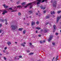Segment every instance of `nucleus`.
Here are the masks:
<instances>
[{
  "instance_id": "nucleus-33",
  "label": "nucleus",
  "mask_w": 61,
  "mask_h": 61,
  "mask_svg": "<svg viewBox=\"0 0 61 61\" xmlns=\"http://www.w3.org/2000/svg\"><path fill=\"white\" fill-rule=\"evenodd\" d=\"M9 9H10V10H13V9L11 8H9Z\"/></svg>"
},
{
  "instance_id": "nucleus-12",
  "label": "nucleus",
  "mask_w": 61,
  "mask_h": 61,
  "mask_svg": "<svg viewBox=\"0 0 61 61\" xmlns=\"http://www.w3.org/2000/svg\"><path fill=\"white\" fill-rule=\"evenodd\" d=\"M25 2H23L21 3V5H22V6H23L24 7V6L25 5Z\"/></svg>"
},
{
  "instance_id": "nucleus-40",
  "label": "nucleus",
  "mask_w": 61,
  "mask_h": 61,
  "mask_svg": "<svg viewBox=\"0 0 61 61\" xmlns=\"http://www.w3.org/2000/svg\"><path fill=\"white\" fill-rule=\"evenodd\" d=\"M45 42H46V41H45V40H44L43 41V43H44Z\"/></svg>"
},
{
  "instance_id": "nucleus-55",
  "label": "nucleus",
  "mask_w": 61,
  "mask_h": 61,
  "mask_svg": "<svg viewBox=\"0 0 61 61\" xmlns=\"http://www.w3.org/2000/svg\"><path fill=\"white\" fill-rule=\"evenodd\" d=\"M40 43H42V41H40Z\"/></svg>"
},
{
  "instance_id": "nucleus-29",
  "label": "nucleus",
  "mask_w": 61,
  "mask_h": 61,
  "mask_svg": "<svg viewBox=\"0 0 61 61\" xmlns=\"http://www.w3.org/2000/svg\"><path fill=\"white\" fill-rule=\"evenodd\" d=\"M18 15H19V16L21 15V13H20V12H19L18 13Z\"/></svg>"
},
{
  "instance_id": "nucleus-28",
  "label": "nucleus",
  "mask_w": 61,
  "mask_h": 61,
  "mask_svg": "<svg viewBox=\"0 0 61 61\" xmlns=\"http://www.w3.org/2000/svg\"><path fill=\"white\" fill-rule=\"evenodd\" d=\"M39 22L37 21L36 22V25H38V24H39Z\"/></svg>"
},
{
  "instance_id": "nucleus-31",
  "label": "nucleus",
  "mask_w": 61,
  "mask_h": 61,
  "mask_svg": "<svg viewBox=\"0 0 61 61\" xmlns=\"http://www.w3.org/2000/svg\"><path fill=\"white\" fill-rule=\"evenodd\" d=\"M19 58H22V56H19Z\"/></svg>"
},
{
  "instance_id": "nucleus-1",
  "label": "nucleus",
  "mask_w": 61,
  "mask_h": 61,
  "mask_svg": "<svg viewBox=\"0 0 61 61\" xmlns=\"http://www.w3.org/2000/svg\"><path fill=\"white\" fill-rule=\"evenodd\" d=\"M17 27V26L16 25H12L10 27V28L12 30H15V29H16Z\"/></svg>"
},
{
  "instance_id": "nucleus-54",
  "label": "nucleus",
  "mask_w": 61,
  "mask_h": 61,
  "mask_svg": "<svg viewBox=\"0 0 61 61\" xmlns=\"http://www.w3.org/2000/svg\"><path fill=\"white\" fill-rule=\"evenodd\" d=\"M1 26H2V24H0V27H1Z\"/></svg>"
},
{
  "instance_id": "nucleus-15",
  "label": "nucleus",
  "mask_w": 61,
  "mask_h": 61,
  "mask_svg": "<svg viewBox=\"0 0 61 61\" xmlns=\"http://www.w3.org/2000/svg\"><path fill=\"white\" fill-rule=\"evenodd\" d=\"M8 45V46H10V45H11V43L10 42H7Z\"/></svg>"
},
{
  "instance_id": "nucleus-27",
  "label": "nucleus",
  "mask_w": 61,
  "mask_h": 61,
  "mask_svg": "<svg viewBox=\"0 0 61 61\" xmlns=\"http://www.w3.org/2000/svg\"><path fill=\"white\" fill-rule=\"evenodd\" d=\"M30 47H31L33 48L34 47V46L33 45H32L30 46Z\"/></svg>"
},
{
  "instance_id": "nucleus-51",
  "label": "nucleus",
  "mask_w": 61,
  "mask_h": 61,
  "mask_svg": "<svg viewBox=\"0 0 61 61\" xmlns=\"http://www.w3.org/2000/svg\"><path fill=\"white\" fill-rule=\"evenodd\" d=\"M5 24L6 25H7V22H6Z\"/></svg>"
},
{
  "instance_id": "nucleus-34",
  "label": "nucleus",
  "mask_w": 61,
  "mask_h": 61,
  "mask_svg": "<svg viewBox=\"0 0 61 61\" xmlns=\"http://www.w3.org/2000/svg\"><path fill=\"white\" fill-rule=\"evenodd\" d=\"M56 36H57L58 35V33H56Z\"/></svg>"
},
{
  "instance_id": "nucleus-58",
  "label": "nucleus",
  "mask_w": 61,
  "mask_h": 61,
  "mask_svg": "<svg viewBox=\"0 0 61 61\" xmlns=\"http://www.w3.org/2000/svg\"><path fill=\"white\" fill-rule=\"evenodd\" d=\"M29 17L30 18H31V17H32V16H29Z\"/></svg>"
},
{
  "instance_id": "nucleus-5",
  "label": "nucleus",
  "mask_w": 61,
  "mask_h": 61,
  "mask_svg": "<svg viewBox=\"0 0 61 61\" xmlns=\"http://www.w3.org/2000/svg\"><path fill=\"white\" fill-rule=\"evenodd\" d=\"M61 18V16H60V17H58L57 18V20L56 22L57 23L58 22V21H59V20Z\"/></svg>"
},
{
  "instance_id": "nucleus-13",
  "label": "nucleus",
  "mask_w": 61,
  "mask_h": 61,
  "mask_svg": "<svg viewBox=\"0 0 61 61\" xmlns=\"http://www.w3.org/2000/svg\"><path fill=\"white\" fill-rule=\"evenodd\" d=\"M32 3L31 4V5H30V6H31L30 7V9L32 8V7H33V4H34L33 2H32V3Z\"/></svg>"
},
{
  "instance_id": "nucleus-48",
  "label": "nucleus",
  "mask_w": 61,
  "mask_h": 61,
  "mask_svg": "<svg viewBox=\"0 0 61 61\" xmlns=\"http://www.w3.org/2000/svg\"><path fill=\"white\" fill-rule=\"evenodd\" d=\"M58 56H57V57H56V58H57V59H58Z\"/></svg>"
},
{
  "instance_id": "nucleus-22",
  "label": "nucleus",
  "mask_w": 61,
  "mask_h": 61,
  "mask_svg": "<svg viewBox=\"0 0 61 61\" xmlns=\"http://www.w3.org/2000/svg\"><path fill=\"white\" fill-rule=\"evenodd\" d=\"M23 34H25V30H24L23 32Z\"/></svg>"
},
{
  "instance_id": "nucleus-24",
  "label": "nucleus",
  "mask_w": 61,
  "mask_h": 61,
  "mask_svg": "<svg viewBox=\"0 0 61 61\" xmlns=\"http://www.w3.org/2000/svg\"><path fill=\"white\" fill-rule=\"evenodd\" d=\"M53 14H55V12L53 11V12H51V15H52V14H53Z\"/></svg>"
},
{
  "instance_id": "nucleus-61",
  "label": "nucleus",
  "mask_w": 61,
  "mask_h": 61,
  "mask_svg": "<svg viewBox=\"0 0 61 61\" xmlns=\"http://www.w3.org/2000/svg\"><path fill=\"white\" fill-rule=\"evenodd\" d=\"M57 59H57V58H56V60H57Z\"/></svg>"
},
{
  "instance_id": "nucleus-18",
  "label": "nucleus",
  "mask_w": 61,
  "mask_h": 61,
  "mask_svg": "<svg viewBox=\"0 0 61 61\" xmlns=\"http://www.w3.org/2000/svg\"><path fill=\"white\" fill-rule=\"evenodd\" d=\"M21 45L22 46H23V47H25V45H24V44H23V43L21 44Z\"/></svg>"
},
{
  "instance_id": "nucleus-16",
  "label": "nucleus",
  "mask_w": 61,
  "mask_h": 61,
  "mask_svg": "<svg viewBox=\"0 0 61 61\" xmlns=\"http://www.w3.org/2000/svg\"><path fill=\"white\" fill-rule=\"evenodd\" d=\"M56 25H54L53 26V27L54 28V30H56Z\"/></svg>"
},
{
  "instance_id": "nucleus-44",
  "label": "nucleus",
  "mask_w": 61,
  "mask_h": 61,
  "mask_svg": "<svg viewBox=\"0 0 61 61\" xmlns=\"http://www.w3.org/2000/svg\"><path fill=\"white\" fill-rule=\"evenodd\" d=\"M27 52H30V51H29V50H28L27 51Z\"/></svg>"
},
{
  "instance_id": "nucleus-4",
  "label": "nucleus",
  "mask_w": 61,
  "mask_h": 61,
  "mask_svg": "<svg viewBox=\"0 0 61 61\" xmlns=\"http://www.w3.org/2000/svg\"><path fill=\"white\" fill-rule=\"evenodd\" d=\"M57 4V2L56 1H54L53 4V6L54 7H56V5Z\"/></svg>"
},
{
  "instance_id": "nucleus-7",
  "label": "nucleus",
  "mask_w": 61,
  "mask_h": 61,
  "mask_svg": "<svg viewBox=\"0 0 61 61\" xmlns=\"http://www.w3.org/2000/svg\"><path fill=\"white\" fill-rule=\"evenodd\" d=\"M32 3H28L27 4V5L26 6H25L24 7H25V8H26V7H27V6L29 5H32V4H32Z\"/></svg>"
},
{
  "instance_id": "nucleus-46",
  "label": "nucleus",
  "mask_w": 61,
  "mask_h": 61,
  "mask_svg": "<svg viewBox=\"0 0 61 61\" xmlns=\"http://www.w3.org/2000/svg\"><path fill=\"white\" fill-rule=\"evenodd\" d=\"M2 32V30H0V33H1Z\"/></svg>"
},
{
  "instance_id": "nucleus-14",
  "label": "nucleus",
  "mask_w": 61,
  "mask_h": 61,
  "mask_svg": "<svg viewBox=\"0 0 61 61\" xmlns=\"http://www.w3.org/2000/svg\"><path fill=\"white\" fill-rule=\"evenodd\" d=\"M0 22H4V21H5V20H2V19H0Z\"/></svg>"
},
{
  "instance_id": "nucleus-57",
  "label": "nucleus",
  "mask_w": 61,
  "mask_h": 61,
  "mask_svg": "<svg viewBox=\"0 0 61 61\" xmlns=\"http://www.w3.org/2000/svg\"><path fill=\"white\" fill-rule=\"evenodd\" d=\"M37 30H36V33H37Z\"/></svg>"
},
{
  "instance_id": "nucleus-50",
  "label": "nucleus",
  "mask_w": 61,
  "mask_h": 61,
  "mask_svg": "<svg viewBox=\"0 0 61 61\" xmlns=\"http://www.w3.org/2000/svg\"><path fill=\"white\" fill-rule=\"evenodd\" d=\"M3 52L4 53H5V51L4 50H3Z\"/></svg>"
},
{
  "instance_id": "nucleus-63",
  "label": "nucleus",
  "mask_w": 61,
  "mask_h": 61,
  "mask_svg": "<svg viewBox=\"0 0 61 61\" xmlns=\"http://www.w3.org/2000/svg\"><path fill=\"white\" fill-rule=\"evenodd\" d=\"M38 13H39V10H38Z\"/></svg>"
},
{
  "instance_id": "nucleus-42",
  "label": "nucleus",
  "mask_w": 61,
  "mask_h": 61,
  "mask_svg": "<svg viewBox=\"0 0 61 61\" xmlns=\"http://www.w3.org/2000/svg\"><path fill=\"white\" fill-rule=\"evenodd\" d=\"M30 46H31L32 45V43H30Z\"/></svg>"
},
{
  "instance_id": "nucleus-60",
  "label": "nucleus",
  "mask_w": 61,
  "mask_h": 61,
  "mask_svg": "<svg viewBox=\"0 0 61 61\" xmlns=\"http://www.w3.org/2000/svg\"><path fill=\"white\" fill-rule=\"evenodd\" d=\"M2 54L1 53H0V56H2Z\"/></svg>"
},
{
  "instance_id": "nucleus-56",
  "label": "nucleus",
  "mask_w": 61,
  "mask_h": 61,
  "mask_svg": "<svg viewBox=\"0 0 61 61\" xmlns=\"http://www.w3.org/2000/svg\"><path fill=\"white\" fill-rule=\"evenodd\" d=\"M55 59V57H53V59H52V61H53V59Z\"/></svg>"
},
{
  "instance_id": "nucleus-41",
  "label": "nucleus",
  "mask_w": 61,
  "mask_h": 61,
  "mask_svg": "<svg viewBox=\"0 0 61 61\" xmlns=\"http://www.w3.org/2000/svg\"><path fill=\"white\" fill-rule=\"evenodd\" d=\"M6 49H7V47H6L4 49H5V50H6Z\"/></svg>"
},
{
  "instance_id": "nucleus-23",
  "label": "nucleus",
  "mask_w": 61,
  "mask_h": 61,
  "mask_svg": "<svg viewBox=\"0 0 61 61\" xmlns=\"http://www.w3.org/2000/svg\"><path fill=\"white\" fill-rule=\"evenodd\" d=\"M36 29H38L39 30H40V29H41V28H40V27H36Z\"/></svg>"
},
{
  "instance_id": "nucleus-2",
  "label": "nucleus",
  "mask_w": 61,
  "mask_h": 61,
  "mask_svg": "<svg viewBox=\"0 0 61 61\" xmlns=\"http://www.w3.org/2000/svg\"><path fill=\"white\" fill-rule=\"evenodd\" d=\"M41 2V0H37L33 2V4H36L37 3V5H39V4H40Z\"/></svg>"
},
{
  "instance_id": "nucleus-26",
  "label": "nucleus",
  "mask_w": 61,
  "mask_h": 61,
  "mask_svg": "<svg viewBox=\"0 0 61 61\" xmlns=\"http://www.w3.org/2000/svg\"><path fill=\"white\" fill-rule=\"evenodd\" d=\"M46 19H48L49 18V16H47L46 17Z\"/></svg>"
},
{
  "instance_id": "nucleus-30",
  "label": "nucleus",
  "mask_w": 61,
  "mask_h": 61,
  "mask_svg": "<svg viewBox=\"0 0 61 61\" xmlns=\"http://www.w3.org/2000/svg\"><path fill=\"white\" fill-rule=\"evenodd\" d=\"M33 53H29V55H33Z\"/></svg>"
},
{
  "instance_id": "nucleus-64",
  "label": "nucleus",
  "mask_w": 61,
  "mask_h": 61,
  "mask_svg": "<svg viewBox=\"0 0 61 61\" xmlns=\"http://www.w3.org/2000/svg\"><path fill=\"white\" fill-rule=\"evenodd\" d=\"M15 59H16V57H15Z\"/></svg>"
},
{
  "instance_id": "nucleus-19",
  "label": "nucleus",
  "mask_w": 61,
  "mask_h": 61,
  "mask_svg": "<svg viewBox=\"0 0 61 61\" xmlns=\"http://www.w3.org/2000/svg\"><path fill=\"white\" fill-rule=\"evenodd\" d=\"M45 1V2H46V1H47V0H43L41 2V3H43V2H44Z\"/></svg>"
},
{
  "instance_id": "nucleus-11",
  "label": "nucleus",
  "mask_w": 61,
  "mask_h": 61,
  "mask_svg": "<svg viewBox=\"0 0 61 61\" xmlns=\"http://www.w3.org/2000/svg\"><path fill=\"white\" fill-rule=\"evenodd\" d=\"M48 31V30H47L45 29L44 30V32L45 33H47V32Z\"/></svg>"
},
{
  "instance_id": "nucleus-39",
  "label": "nucleus",
  "mask_w": 61,
  "mask_h": 61,
  "mask_svg": "<svg viewBox=\"0 0 61 61\" xmlns=\"http://www.w3.org/2000/svg\"><path fill=\"white\" fill-rule=\"evenodd\" d=\"M4 20L6 22H7V20L6 19H5V20Z\"/></svg>"
},
{
  "instance_id": "nucleus-45",
  "label": "nucleus",
  "mask_w": 61,
  "mask_h": 61,
  "mask_svg": "<svg viewBox=\"0 0 61 61\" xmlns=\"http://www.w3.org/2000/svg\"><path fill=\"white\" fill-rule=\"evenodd\" d=\"M4 58L5 60H6V58H5V57H4Z\"/></svg>"
},
{
  "instance_id": "nucleus-8",
  "label": "nucleus",
  "mask_w": 61,
  "mask_h": 61,
  "mask_svg": "<svg viewBox=\"0 0 61 61\" xmlns=\"http://www.w3.org/2000/svg\"><path fill=\"white\" fill-rule=\"evenodd\" d=\"M3 6H4L5 8H7L8 7V6L5 5V4H4L3 5Z\"/></svg>"
},
{
  "instance_id": "nucleus-21",
  "label": "nucleus",
  "mask_w": 61,
  "mask_h": 61,
  "mask_svg": "<svg viewBox=\"0 0 61 61\" xmlns=\"http://www.w3.org/2000/svg\"><path fill=\"white\" fill-rule=\"evenodd\" d=\"M29 13H30V14H32V11H29Z\"/></svg>"
},
{
  "instance_id": "nucleus-52",
  "label": "nucleus",
  "mask_w": 61,
  "mask_h": 61,
  "mask_svg": "<svg viewBox=\"0 0 61 61\" xmlns=\"http://www.w3.org/2000/svg\"><path fill=\"white\" fill-rule=\"evenodd\" d=\"M23 44H24V45H25V44H26V43H25V42H24L23 43Z\"/></svg>"
},
{
  "instance_id": "nucleus-38",
  "label": "nucleus",
  "mask_w": 61,
  "mask_h": 61,
  "mask_svg": "<svg viewBox=\"0 0 61 61\" xmlns=\"http://www.w3.org/2000/svg\"><path fill=\"white\" fill-rule=\"evenodd\" d=\"M46 11H43V13L44 14H45V13H46Z\"/></svg>"
},
{
  "instance_id": "nucleus-35",
  "label": "nucleus",
  "mask_w": 61,
  "mask_h": 61,
  "mask_svg": "<svg viewBox=\"0 0 61 61\" xmlns=\"http://www.w3.org/2000/svg\"><path fill=\"white\" fill-rule=\"evenodd\" d=\"M17 11L16 10H13L11 11V12H15V11Z\"/></svg>"
},
{
  "instance_id": "nucleus-3",
  "label": "nucleus",
  "mask_w": 61,
  "mask_h": 61,
  "mask_svg": "<svg viewBox=\"0 0 61 61\" xmlns=\"http://www.w3.org/2000/svg\"><path fill=\"white\" fill-rule=\"evenodd\" d=\"M54 36H50L49 37V39L48 40V42H50L51 40H52V39L53 38Z\"/></svg>"
},
{
  "instance_id": "nucleus-10",
  "label": "nucleus",
  "mask_w": 61,
  "mask_h": 61,
  "mask_svg": "<svg viewBox=\"0 0 61 61\" xmlns=\"http://www.w3.org/2000/svg\"><path fill=\"white\" fill-rule=\"evenodd\" d=\"M35 25V22L32 21L31 23V26H33V25Z\"/></svg>"
},
{
  "instance_id": "nucleus-59",
  "label": "nucleus",
  "mask_w": 61,
  "mask_h": 61,
  "mask_svg": "<svg viewBox=\"0 0 61 61\" xmlns=\"http://www.w3.org/2000/svg\"><path fill=\"white\" fill-rule=\"evenodd\" d=\"M1 12H2V10H0V13H1Z\"/></svg>"
},
{
  "instance_id": "nucleus-43",
  "label": "nucleus",
  "mask_w": 61,
  "mask_h": 61,
  "mask_svg": "<svg viewBox=\"0 0 61 61\" xmlns=\"http://www.w3.org/2000/svg\"><path fill=\"white\" fill-rule=\"evenodd\" d=\"M38 36L39 37H41V35H39Z\"/></svg>"
},
{
  "instance_id": "nucleus-17",
  "label": "nucleus",
  "mask_w": 61,
  "mask_h": 61,
  "mask_svg": "<svg viewBox=\"0 0 61 61\" xmlns=\"http://www.w3.org/2000/svg\"><path fill=\"white\" fill-rule=\"evenodd\" d=\"M41 8L42 9H43L44 10L45 9H46V7H41Z\"/></svg>"
},
{
  "instance_id": "nucleus-37",
  "label": "nucleus",
  "mask_w": 61,
  "mask_h": 61,
  "mask_svg": "<svg viewBox=\"0 0 61 61\" xmlns=\"http://www.w3.org/2000/svg\"><path fill=\"white\" fill-rule=\"evenodd\" d=\"M16 7H15V8H14V10H15V9H16Z\"/></svg>"
},
{
  "instance_id": "nucleus-62",
  "label": "nucleus",
  "mask_w": 61,
  "mask_h": 61,
  "mask_svg": "<svg viewBox=\"0 0 61 61\" xmlns=\"http://www.w3.org/2000/svg\"><path fill=\"white\" fill-rule=\"evenodd\" d=\"M55 15H53V17H55Z\"/></svg>"
},
{
  "instance_id": "nucleus-49",
  "label": "nucleus",
  "mask_w": 61,
  "mask_h": 61,
  "mask_svg": "<svg viewBox=\"0 0 61 61\" xmlns=\"http://www.w3.org/2000/svg\"><path fill=\"white\" fill-rule=\"evenodd\" d=\"M17 4H19V2H17Z\"/></svg>"
},
{
  "instance_id": "nucleus-47",
  "label": "nucleus",
  "mask_w": 61,
  "mask_h": 61,
  "mask_svg": "<svg viewBox=\"0 0 61 61\" xmlns=\"http://www.w3.org/2000/svg\"><path fill=\"white\" fill-rule=\"evenodd\" d=\"M36 15H38V13H36Z\"/></svg>"
},
{
  "instance_id": "nucleus-32",
  "label": "nucleus",
  "mask_w": 61,
  "mask_h": 61,
  "mask_svg": "<svg viewBox=\"0 0 61 61\" xmlns=\"http://www.w3.org/2000/svg\"><path fill=\"white\" fill-rule=\"evenodd\" d=\"M49 24V22H47L45 24L46 25H47L48 24Z\"/></svg>"
},
{
  "instance_id": "nucleus-6",
  "label": "nucleus",
  "mask_w": 61,
  "mask_h": 61,
  "mask_svg": "<svg viewBox=\"0 0 61 61\" xmlns=\"http://www.w3.org/2000/svg\"><path fill=\"white\" fill-rule=\"evenodd\" d=\"M7 13V11L5 10H4L3 11L2 15H4L5 14V13Z\"/></svg>"
},
{
  "instance_id": "nucleus-36",
  "label": "nucleus",
  "mask_w": 61,
  "mask_h": 61,
  "mask_svg": "<svg viewBox=\"0 0 61 61\" xmlns=\"http://www.w3.org/2000/svg\"><path fill=\"white\" fill-rule=\"evenodd\" d=\"M52 45H54V46H55V43H52Z\"/></svg>"
},
{
  "instance_id": "nucleus-25",
  "label": "nucleus",
  "mask_w": 61,
  "mask_h": 61,
  "mask_svg": "<svg viewBox=\"0 0 61 61\" xmlns=\"http://www.w3.org/2000/svg\"><path fill=\"white\" fill-rule=\"evenodd\" d=\"M61 11H57V13L58 14H59V13H61Z\"/></svg>"
},
{
  "instance_id": "nucleus-9",
  "label": "nucleus",
  "mask_w": 61,
  "mask_h": 61,
  "mask_svg": "<svg viewBox=\"0 0 61 61\" xmlns=\"http://www.w3.org/2000/svg\"><path fill=\"white\" fill-rule=\"evenodd\" d=\"M17 8H22V7H23V6L19 5L18 6H17Z\"/></svg>"
},
{
  "instance_id": "nucleus-20",
  "label": "nucleus",
  "mask_w": 61,
  "mask_h": 61,
  "mask_svg": "<svg viewBox=\"0 0 61 61\" xmlns=\"http://www.w3.org/2000/svg\"><path fill=\"white\" fill-rule=\"evenodd\" d=\"M23 28H20L19 29V30L20 31H22V30H23Z\"/></svg>"
},
{
  "instance_id": "nucleus-53",
  "label": "nucleus",
  "mask_w": 61,
  "mask_h": 61,
  "mask_svg": "<svg viewBox=\"0 0 61 61\" xmlns=\"http://www.w3.org/2000/svg\"><path fill=\"white\" fill-rule=\"evenodd\" d=\"M41 32H42V31H43V30H42V29H41Z\"/></svg>"
}]
</instances>
